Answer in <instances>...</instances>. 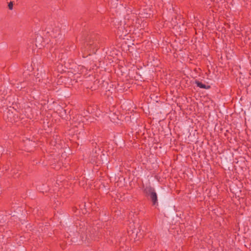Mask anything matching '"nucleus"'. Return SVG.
<instances>
[{
  "mask_svg": "<svg viewBox=\"0 0 251 251\" xmlns=\"http://www.w3.org/2000/svg\"><path fill=\"white\" fill-rule=\"evenodd\" d=\"M149 194L151 196V198L152 202H153V204L155 205L156 203H157V195H156V193H155L154 192L153 190L150 189L149 190Z\"/></svg>",
  "mask_w": 251,
  "mask_h": 251,
  "instance_id": "nucleus-1",
  "label": "nucleus"
},
{
  "mask_svg": "<svg viewBox=\"0 0 251 251\" xmlns=\"http://www.w3.org/2000/svg\"><path fill=\"white\" fill-rule=\"evenodd\" d=\"M13 4L12 2L11 1L9 3L8 8H9V9L12 10L13 9Z\"/></svg>",
  "mask_w": 251,
  "mask_h": 251,
  "instance_id": "nucleus-3",
  "label": "nucleus"
},
{
  "mask_svg": "<svg viewBox=\"0 0 251 251\" xmlns=\"http://www.w3.org/2000/svg\"><path fill=\"white\" fill-rule=\"evenodd\" d=\"M196 83L197 86L201 88L209 89L210 88V86L209 85L206 86L205 84H203L201 82H200L199 81H196Z\"/></svg>",
  "mask_w": 251,
  "mask_h": 251,
  "instance_id": "nucleus-2",
  "label": "nucleus"
},
{
  "mask_svg": "<svg viewBox=\"0 0 251 251\" xmlns=\"http://www.w3.org/2000/svg\"><path fill=\"white\" fill-rule=\"evenodd\" d=\"M184 21H182V22H180V23L182 25H183L182 23Z\"/></svg>",
  "mask_w": 251,
  "mask_h": 251,
  "instance_id": "nucleus-4",
  "label": "nucleus"
}]
</instances>
